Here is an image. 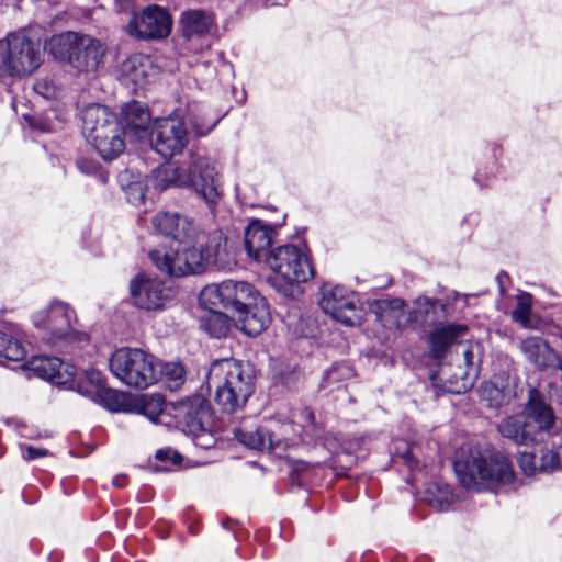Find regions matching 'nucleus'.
Listing matches in <instances>:
<instances>
[{
  "instance_id": "53",
  "label": "nucleus",
  "mask_w": 562,
  "mask_h": 562,
  "mask_svg": "<svg viewBox=\"0 0 562 562\" xmlns=\"http://www.w3.org/2000/svg\"><path fill=\"white\" fill-rule=\"evenodd\" d=\"M168 251L172 254V261L175 262H183V257L181 256V248H167Z\"/></svg>"
},
{
  "instance_id": "7",
  "label": "nucleus",
  "mask_w": 562,
  "mask_h": 562,
  "mask_svg": "<svg viewBox=\"0 0 562 562\" xmlns=\"http://www.w3.org/2000/svg\"><path fill=\"white\" fill-rule=\"evenodd\" d=\"M82 132L104 160L117 158L125 148L124 131L117 117L101 104H89L81 112Z\"/></svg>"
},
{
  "instance_id": "6",
  "label": "nucleus",
  "mask_w": 562,
  "mask_h": 562,
  "mask_svg": "<svg viewBox=\"0 0 562 562\" xmlns=\"http://www.w3.org/2000/svg\"><path fill=\"white\" fill-rule=\"evenodd\" d=\"M302 416L310 422L304 435L297 431L293 423L280 420H270L252 429L238 428L234 430V435L238 442L249 449L280 454L301 441L305 442L306 436H313L308 434L310 428L314 427L313 413L306 409Z\"/></svg>"
},
{
  "instance_id": "37",
  "label": "nucleus",
  "mask_w": 562,
  "mask_h": 562,
  "mask_svg": "<svg viewBox=\"0 0 562 562\" xmlns=\"http://www.w3.org/2000/svg\"><path fill=\"white\" fill-rule=\"evenodd\" d=\"M532 308L531 295L528 293H520L517 295V305L512 312V318L514 322L527 326L530 321V314Z\"/></svg>"
},
{
  "instance_id": "44",
  "label": "nucleus",
  "mask_w": 562,
  "mask_h": 562,
  "mask_svg": "<svg viewBox=\"0 0 562 562\" xmlns=\"http://www.w3.org/2000/svg\"><path fill=\"white\" fill-rule=\"evenodd\" d=\"M20 450L24 460L31 461L46 457L48 451L44 448H37L30 445H21Z\"/></svg>"
},
{
  "instance_id": "51",
  "label": "nucleus",
  "mask_w": 562,
  "mask_h": 562,
  "mask_svg": "<svg viewBox=\"0 0 562 562\" xmlns=\"http://www.w3.org/2000/svg\"><path fill=\"white\" fill-rule=\"evenodd\" d=\"M310 468V463L308 462H305V461H297L295 462V464L293 465V471L301 474V473H304L305 471H307Z\"/></svg>"
},
{
  "instance_id": "11",
  "label": "nucleus",
  "mask_w": 562,
  "mask_h": 562,
  "mask_svg": "<svg viewBox=\"0 0 562 562\" xmlns=\"http://www.w3.org/2000/svg\"><path fill=\"white\" fill-rule=\"evenodd\" d=\"M267 265L276 274L271 279L276 286L279 280L284 285H292L307 282L314 277V269L306 254L294 245H284L271 250L267 257ZM278 290L286 293L282 284L278 285Z\"/></svg>"
},
{
  "instance_id": "5",
  "label": "nucleus",
  "mask_w": 562,
  "mask_h": 562,
  "mask_svg": "<svg viewBox=\"0 0 562 562\" xmlns=\"http://www.w3.org/2000/svg\"><path fill=\"white\" fill-rule=\"evenodd\" d=\"M460 483L469 490L497 488L515 482L508 457L495 450L472 452L464 462H456Z\"/></svg>"
},
{
  "instance_id": "30",
  "label": "nucleus",
  "mask_w": 562,
  "mask_h": 562,
  "mask_svg": "<svg viewBox=\"0 0 562 562\" xmlns=\"http://www.w3.org/2000/svg\"><path fill=\"white\" fill-rule=\"evenodd\" d=\"M424 499L435 509L446 510L453 503L454 497L448 484L434 482L428 485Z\"/></svg>"
},
{
  "instance_id": "2",
  "label": "nucleus",
  "mask_w": 562,
  "mask_h": 562,
  "mask_svg": "<svg viewBox=\"0 0 562 562\" xmlns=\"http://www.w3.org/2000/svg\"><path fill=\"white\" fill-rule=\"evenodd\" d=\"M149 183L160 191L171 187H192L211 209L222 196V183L215 162L205 156H191L187 167L165 164L153 171Z\"/></svg>"
},
{
  "instance_id": "3",
  "label": "nucleus",
  "mask_w": 562,
  "mask_h": 562,
  "mask_svg": "<svg viewBox=\"0 0 562 562\" xmlns=\"http://www.w3.org/2000/svg\"><path fill=\"white\" fill-rule=\"evenodd\" d=\"M210 394L223 412L232 414L245 406L254 392V375L249 367L233 358L215 360L206 374Z\"/></svg>"
},
{
  "instance_id": "50",
  "label": "nucleus",
  "mask_w": 562,
  "mask_h": 562,
  "mask_svg": "<svg viewBox=\"0 0 562 562\" xmlns=\"http://www.w3.org/2000/svg\"><path fill=\"white\" fill-rule=\"evenodd\" d=\"M488 393L491 396V400H496L498 396H501V391L497 387H494L492 384L486 383L482 389L483 396Z\"/></svg>"
},
{
  "instance_id": "45",
  "label": "nucleus",
  "mask_w": 562,
  "mask_h": 562,
  "mask_svg": "<svg viewBox=\"0 0 562 562\" xmlns=\"http://www.w3.org/2000/svg\"><path fill=\"white\" fill-rule=\"evenodd\" d=\"M83 382L91 385L90 391H97L99 387H103V378L100 371L95 369H87L83 373Z\"/></svg>"
},
{
  "instance_id": "27",
  "label": "nucleus",
  "mask_w": 562,
  "mask_h": 562,
  "mask_svg": "<svg viewBox=\"0 0 562 562\" xmlns=\"http://www.w3.org/2000/svg\"><path fill=\"white\" fill-rule=\"evenodd\" d=\"M201 248L206 258L207 265L225 267L233 260V256L227 247V238L221 231H214L207 236L205 244Z\"/></svg>"
},
{
  "instance_id": "32",
  "label": "nucleus",
  "mask_w": 562,
  "mask_h": 562,
  "mask_svg": "<svg viewBox=\"0 0 562 562\" xmlns=\"http://www.w3.org/2000/svg\"><path fill=\"white\" fill-rule=\"evenodd\" d=\"M406 304L402 299L382 300L376 304L380 312V318L390 322V325L400 326L404 316Z\"/></svg>"
},
{
  "instance_id": "15",
  "label": "nucleus",
  "mask_w": 562,
  "mask_h": 562,
  "mask_svg": "<svg viewBox=\"0 0 562 562\" xmlns=\"http://www.w3.org/2000/svg\"><path fill=\"white\" fill-rule=\"evenodd\" d=\"M181 256L183 262L172 261V254L167 250V247H159L149 252L156 268L170 277L196 274L209 266L201 246L182 247Z\"/></svg>"
},
{
  "instance_id": "13",
  "label": "nucleus",
  "mask_w": 562,
  "mask_h": 562,
  "mask_svg": "<svg viewBox=\"0 0 562 562\" xmlns=\"http://www.w3.org/2000/svg\"><path fill=\"white\" fill-rule=\"evenodd\" d=\"M5 42L11 77L30 76L41 66L43 61L41 43L30 37L25 31L8 34Z\"/></svg>"
},
{
  "instance_id": "38",
  "label": "nucleus",
  "mask_w": 562,
  "mask_h": 562,
  "mask_svg": "<svg viewBox=\"0 0 562 562\" xmlns=\"http://www.w3.org/2000/svg\"><path fill=\"white\" fill-rule=\"evenodd\" d=\"M353 376V370L348 363H338L328 370L323 379V386L329 387Z\"/></svg>"
},
{
  "instance_id": "19",
  "label": "nucleus",
  "mask_w": 562,
  "mask_h": 562,
  "mask_svg": "<svg viewBox=\"0 0 562 562\" xmlns=\"http://www.w3.org/2000/svg\"><path fill=\"white\" fill-rule=\"evenodd\" d=\"M276 236V229L260 220H252L245 229L244 244L249 258L267 263L269 249Z\"/></svg>"
},
{
  "instance_id": "14",
  "label": "nucleus",
  "mask_w": 562,
  "mask_h": 562,
  "mask_svg": "<svg viewBox=\"0 0 562 562\" xmlns=\"http://www.w3.org/2000/svg\"><path fill=\"white\" fill-rule=\"evenodd\" d=\"M321 295L322 310L335 321L347 326H356L361 323L362 308L352 291L328 282L321 288Z\"/></svg>"
},
{
  "instance_id": "21",
  "label": "nucleus",
  "mask_w": 562,
  "mask_h": 562,
  "mask_svg": "<svg viewBox=\"0 0 562 562\" xmlns=\"http://www.w3.org/2000/svg\"><path fill=\"white\" fill-rule=\"evenodd\" d=\"M157 75L150 58L144 54L127 57L120 67L121 79L127 85L143 88Z\"/></svg>"
},
{
  "instance_id": "34",
  "label": "nucleus",
  "mask_w": 562,
  "mask_h": 562,
  "mask_svg": "<svg viewBox=\"0 0 562 562\" xmlns=\"http://www.w3.org/2000/svg\"><path fill=\"white\" fill-rule=\"evenodd\" d=\"M26 355L23 344L13 336L0 333V359L21 361Z\"/></svg>"
},
{
  "instance_id": "9",
  "label": "nucleus",
  "mask_w": 562,
  "mask_h": 562,
  "mask_svg": "<svg viewBox=\"0 0 562 562\" xmlns=\"http://www.w3.org/2000/svg\"><path fill=\"white\" fill-rule=\"evenodd\" d=\"M76 319L74 310L65 302L52 301L46 307L38 310L32 316L34 326L42 333L43 339L55 345L59 341L76 344L79 347L89 341L86 333L72 328Z\"/></svg>"
},
{
  "instance_id": "31",
  "label": "nucleus",
  "mask_w": 562,
  "mask_h": 562,
  "mask_svg": "<svg viewBox=\"0 0 562 562\" xmlns=\"http://www.w3.org/2000/svg\"><path fill=\"white\" fill-rule=\"evenodd\" d=\"M438 300L420 296L414 301L413 308L408 312L407 322L426 325L432 321Z\"/></svg>"
},
{
  "instance_id": "29",
  "label": "nucleus",
  "mask_w": 562,
  "mask_h": 562,
  "mask_svg": "<svg viewBox=\"0 0 562 562\" xmlns=\"http://www.w3.org/2000/svg\"><path fill=\"white\" fill-rule=\"evenodd\" d=\"M235 323L225 313L210 310V313L201 319V328L205 330L211 337L224 338L226 337Z\"/></svg>"
},
{
  "instance_id": "43",
  "label": "nucleus",
  "mask_w": 562,
  "mask_h": 562,
  "mask_svg": "<svg viewBox=\"0 0 562 562\" xmlns=\"http://www.w3.org/2000/svg\"><path fill=\"white\" fill-rule=\"evenodd\" d=\"M8 53L5 38L0 40V78L11 77Z\"/></svg>"
},
{
  "instance_id": "49",
  "label": "nucleus",
  "mask_w": 562,
  "mask_h": 562,
  "mask_svg": "<svg viewBox=\"0 0 562 562\" xmlns=\"http://www.w3.org/2000/svg\"><path fill=\"white\" fill-rule=\"evenodd\" d=\"M128 194H137L135 199L138 200L139 202H143L145 199V192L140 183H132L128 187Z\"/></svg>"
},
{
  "instance_id": "33",
  "label": "nucleus",
  "mask_w": 562,
  "mask_h": 562,
  "mask_svg": "<svg viewBox=\"0 0 562 562\" xmlns=\"http://www.w3.org/2000/svg\"><path fill=\"white\" fill-rule=\"evenodd\" d=\"M161 375L166 386L170 391L179 390L186 380V371L179 362H158V376Z\"/></svg>"
},
{
  "instance_id": "22",
  "label": "nucleus",
  "mask_w": 562,
  "mask_h": 562,
  "mask_svg": "<svg viewBox=\"0 0 562 562\" xmlns=\"http://www.w3.org/2000/svg\"><path fill=\"white\" fill-rule=\"evenodd\" d=\"M35 375L56 384L66 383L74 375L72 369L56 357H33L22 366Z\"/></svg>"
},
{
  "instance_id": "26",
  "label": "nucleus",
  "mask_w": 562,
  "mask_h": 562,
  "mask_svg": "<svg viewBox=\"0 0 562 562\" xmlns=\"http://www.w3.org/2000/svg\"><path fill=\"white\" fill-rule=\"evenodd\" d=\"M213 24V14L200 9L183 11L180 16L182 33L187 38L210 33Z\"/></svg>"
},
{
  "instance_id": "12",
  "label": "nucleus",
  "mask_w": 562,
  "mask_h": 562,
  "mask_svg": "<svg viewBox=\"0 0 562 562\" xmlns=\"http://www.w3.org/2000/svg\"><path fill=\"white\" fill-rule=\"evenodd\" d=\"M189 144V133L178 113L155 119L150 131V145L164 158L181 154Z\"/></svg>"
},
{
  "instance_id": "41",
  "label": "nucleus",
  "mask_w": 562,
  "mask_h": 562,
  "mask_svg": "<svg viewBox=\"0 0 562 562\" xmlns=\"http://www.w3.org/2000/svg\"><path fill=\"white\" fill-rule=\"evenodd\" d=\"M518 465L526 476H532L538 471H542L540 464L536 463V456L531 452H521L518 457Z\"/></svg>"
},
{
  "instance_id": "18",
  "label": "nucleus",
  "mask_w": 562,
  "mask_h": 562,
  "mask_svg": "<svg viewBox=\"0 0 562 562\" xmlns=\"http://www.w3.org/2000/svg\"><path fill=\"white\" fill-rule=\"evenodd\" d=\"M151 224L159 234L179 243L193 241L200 235L198 224L177 212H160L153 217Z\"/></svg>"
},
{
  "instance_id": "8",
  "label": "nucleus",
  "mask_w": 562,
  "mask_h": 562,
  "mask_svg": "<svg viewBox=\"0 0 562 562\" xmlns=\"http://www.w3.org/2000/svg\"><path fill=\"white\" fill-rule=\"evenodd\" d=\"M53 53L79 72H94L103 64L106 47L88 34L65 32L53 40Z\"/></svg>"
},
{
  "instance_id": "16",
  "label": "nucleus",
  "mask_w": 562,
  "mask_h": 562,
  "mask_svg": "<svg viewBox=\"0 0 562 562\" xmlns=\"http://www.w3.org/2000/svg\"><path fill=\"white\" fill-rule=\"evenodd\" d=\"M171 25V18L164 8L149 5L130 21L126 31L138 38H164L170 34Z\"/></svg>"
},
{
  "instance_id": "52",
  "label": "nucleus",
  "mask_w": 562,
  "mask_h": 562,
  "mask_svg": "<svg viewBox=\"0 0 562 562\" xmlns=\"http://www.w3.org/2000/svg\"><path fill=\"white\" fill-rule=\"evenodd\" d=\"M112 482H113L114 486L122 488L126 485L127 479L125 475L120 474V475L114 476Z\"/></svg>"
},
{
  "instance_id": "55",
  "label": "nucleus",
  "mask_w": 562,
  "mask_h": 562,
  "mask_svg": "<svg viewBox=\"0 0 562 562\" xmlns=\"http://www.w3.org/2000/svg\"><path fill=\"white\" fill-rule=\"evenodd\" d=\"M558 368L562 371V359L558 361Z\"/></svg>"
},
{
  "instance_id": "46",
  "label": "nucleus",
  "mask_w": 562,
  "mask_h": 562,
  "mask_svg": "<svg viewBox=\"0 0 562 562\" xmlns=\"http://www.w3.org/2000/svg\"><path fill=\"white\" fill-rule=\"evenodd\" d=\"M156 459L159 461H171L173 465L182 462V456L171 448H162L157 450Z\"/></svg>"
},
{
  "instance_id": "4",
  "label": "nucleus",
  "mask_w": 562,
  "mask_h": 562,
  "mask_svg": "<svg viewBox=\"0 0 562 562\" xmlns=\"http://www.w3.org/2000/svg\"><path fill=\"white\" fill-rule=\"evenodd\" d=\"M497 430L517 445H537L557 434L558 423L552 407L532 390L525 412L501 420Z\"/></svg>"
},
{
  "instance_id": "10",
  "label": "nucleus",
  "mask_w": 562,
  "mask_h": 562,
  "mask_svg": "<svg viewBox=\"0 0 562 562\" xmlns=\"http://www.w3.org/2000/svg\"><path fill=\"white\" fill-rule=\"evenodd\" d=\"M111 372L124 384L144 390L158 380V361L142 349H117L109 360Z\"/></svg>"
},
{
  "instance_id": "39",
  "label": "nucleus",
  "mask_w": 562,
  "mask_h": 562,
  "mask_svg": "<svg viewBox=\"0 0 562 562\" xmlns=\"http://www.w3.org/2000/svg\"><path fill=\"white\" fill-rule=\"evenodd\" d=\"M540 469L542 471L562 470V445L553 446L543 451L540 459Z\"/></svg>"
},
{
  "instance_id": "36",
  "label": "nucleus",
  "mask_w": 562,
  "mask_h": 562,
  "mask_svg": "<svg viewBox=\"0 0 562 562\" xmlns=\"http://www.w3.org/2000/svg\"><path fill=\"white\" fill-rule=\"evenodd\" d=\"M164 411V400L159 395L144 397L137 409L140 415L147 417L151 423H157Z\"/></svg>"
},
{
  "instance_id": "48",
  "label": "nucleus",
  "mask_w": 562,
  "mask_h": 562,
  "mask_svg": "<svg viewBox=\"0 0 562 562\" xmlns=\"http://www.w3.org/2000/svg\"><path fill=\"white\" fill-rule=\"evenodd\" d=\"M463 359H464V363L468 368L467 374H469L471 371H475V369L473 368L474 367V362H473L474 355H473V350H472L471 346H468L465 348V350L463 351Z\"/></svg>"
},
{
  "instance_id": "17",
  "label": "nucleus",
  "mask_w": 562,
  "mask_h": 562,
  "mask_svg": "<svg viewBox=\"0 0 562 562\" xmlns=\"http://www.w3.org/2000/svg\"><path fill=\"white\" fill-rule=\"evenodd\" d=\"M170 289L162 282L147 278L143 274L136 276L130 283V293L133 303L143 310H159L170 297Z\"/></svg>"
},
{
  "instance_id": "28",
  "label": "nucleus",
  "mask_w": 562,
  "mask_h": 562,
  "mask_svg": "<svg viewBox=\"0 0 562 562\" xmlns=\"http://www.w3.org/2000/svg\"><path fill=\"white\" fill-rule=\"evenodd\" d=\"M86 394L111 412H126L130 408V398L125 393L106 386L87 391Z\"/></svg>"
},
{
  "instance_id": "23",
  "label": "nucleus",
  "mask_w": 562,
  "mask_h": 562,
  "mask_svg": "<svg viewBox=\"0 0 562 562\" xmlns=\"http://www.w3.org/2000/svg\"><path fill=\"white\" fill-rule=\"evenodd\" d=\"M150 121L148 108L138 101H131L122 108L119 122L125 132L140 136L147 132Z\"/></svg>"
},
{
  "instance_id": "47",
  "label": "nucleus",
  "mask_w": 562,
  "mask_h": 562,
  "mask_svg": "<svg viewBox=\"0 0 562 562\" xmlns=\"http://www.w3.org/2000/svg\"><path fill=\"white\" fill-rule=\"evenodd\" d=\"M404 448L403 450H401L398 447L396 448V451L395 453L401 457L404 461V463L408 467V468H414L417 465V460L413 457V452H412V448L408 446L407 442H401Z\"/></svg>"
},
{
  "instance_id": "25",
  "label": "nucleus",
  "mask_w": 562,
  "mask_h": 562,
  "mask_svg": "<svg viewBox=\"0 0 562 562\" xmlns=\"http://www.w3.org/2000/svg\"><path fill=\"white\" fill-rule=\"evenodd\" d=\"M526 358L540 369H546L558 360L557 352L541 337H528L520 342Z\"/></svg>"
},
{
  "instance_id": "24",
  "label": "nucleus",
  "mask_w": 562,
  "mask_h": 562,
  "mask_svg": "<svg viewBox=\"0 0 562 562\" xmlns=\"http://www.w3.org/2000/svg\"><path fill=\"white\" fill-rule=\"evenodd\" d=\"M468 331V327L462 324H449L437 327L430 334V351L434 358L442 359L449 348L457 344Z\"/></svg>"
},
{
  "instance_id": "1",
  "label": "nucleus",
  "mask_w": 562,
  "mask_h": 562,
  "mask_svg": "<svg viewBox=\"0 0 562 562\" xmlns=\"http://www.w3.org/2000/svg\"><path fill=\"white\" fill-rule=\"evenodd\" d=\"M200 304L213 310L222 306L235 316V325L248 336H258L270 323L266 299L247 281L225 280L209 284L199 295Z\"/></svg>"
},
{
  "instance_id": "42",
  "label": "nucleus",
  "mask_w": 562,
  "mask_h": 562,
  "mask_svg": "<svg viewBox=\"0 0 562 562\" xmlns=\"http://www.w3.org/2000/svg\"><path fill=\"white\" fill-rule=\"evenodd\" d=\"M34 91L47 100L56 98L58 92L56 85L47 78L38 79L34 83Z\"/></svg>"
},
{
  "instance_id": "40",
  "label": "nucleus",
  "mask_w": 562,
  "mask_h": 562,
  "mask_svg": "<svg viewBox=\"0 0 562 562\" xmlns=\"http://www.w3.org/2000/svg\"><path fill=\"white\" fill-rule=\"evenodd\" d=\"M76 166L81 173L87 176H94L101 182L106 181L105 172L101 170L100 166L95 161L89 160L85 157H80L77 159Z\"/></svg>"
},
{
  "instance_id": "35",
  "label": "nucleus",
  "mask_w": 562,
  "mask_h": 562,
  "mask_svg": "<svg viewBox=\"0 0 562 562\" xmlns=\"http://www.w3.org/2000/svg\"><path fill=\"white\" fill-rule=\"evenodd\" d=\"M189 120L191 122V126L196 136H205L207 135L217 124V119L209 120L206 117V112L204 109L199 108L196 104L189 106Z\"/></svg>"
},
{
  "instance_id": "54",
  "label": "nucleus",
  "mask_w": 562,
  "mask_h": 562,
  "mask_svg": "<svg viewBox=\"0 0 562 562\" xmlns=\"http://www.w3.org/2000/svg\"><path fill=\"white\" fill-rule=\"evenodd\" d=\"M31 125L35 128H38L40 131L42 132H49L50 128L48 127V124L46 123H42V122H38V121H33L31 122Z\"/></svg>"
},
{
  "instance_id": "20",
  "label": "nucleus",
  "mask_w": 562,
  "mask_h": 562,
  "mask_svg": "<svg viewBox=\"0 0 562 562\" xmlns=\"http://www.w3.org/2000/svg\"><path fill=\"white\" fill-rule=\"evenodd\" d=\"M178 417L184 423L189 431L196 434L204 431L211 420V408L202 395H193L179 402Z\"/></svg>"
}]
</instances>
